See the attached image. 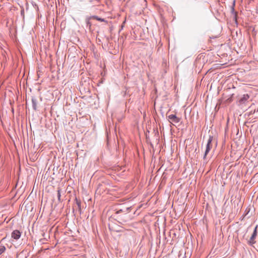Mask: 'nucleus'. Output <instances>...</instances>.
<instances>
[{
    "instance_id": "6e6552de",
    "label": "nucleus",
    "mask_w": 258,
    "mask_h": 258,
    "mask_svg": "<svg viewBox=\"0 0 258 258\" xmlns=\"http://www.w3.org/2000/svg\"><path fill=\"white\" fill-rule=\"evenodd\" d=\"M57 196H58V198L59 199L60 197V194L59 190H58Z\"/></svg>"
},
{
    "instance_id": "f03ea898",
    "label": "nucleus",
    "mask_w": 258,
    "mask_h": 258,
    "mask_svg": "<svg viewBox=\"0 0 258 258\" xmlns=\"http://www.w3.org/2000/svg\"><path fill=\"white\" fill-rule=\"evenodd\" d=\"M169 120L172 122L175 123H178L180 121V118L177 117L175 115L171 114L168 116Z\"/></svg>"
},
{
    "instance_id": "7ed1b4c3",
    "label": "nucleus",
    "mask_w": 258,
    "mask_h": 258,
    "mask_svg": "<svg viewBox=\"0 0 258 258\" xmlns=\"http://www.w3.org/2000/svg\"><path fill=\"white\" fill-rule=\"evenodd\" d=\"M21 235V234L20 232L18 230H14L12 233V237L16 240H17L19 238H20Z\"/></svg>"
},
{
    "instance_id": "f257e3e1",
    "label": "nucleus",
    "mask_w": 258,
    "mask_h": 258,
    "mask_svg": "<svg viewBox=\"0 0 258 258\" xmlns=\"http://www.w3.org/2000/svg\"><path fill=\"white\" fill-rule=\"evenodd\" d=\"M213 137L210 136L206 143V144L205 145V154L204 156V159L206 158V156L207 155V154H208V153L212 148V145L211 143Z\"/></svg>"
},
{
    "instance_id": "39448f33",
    "label": "nucleus",
    "mask_w": 258,
    "mask_h": 258,
    "mask_svg": "<svg viewBox=\"0 0 258 258\" xmlns=\"http://www.w3.org/2000/svg\"><path fill=\"white\" fill-rule=\"evenodd\" d=\"M256 228H257V226H256V227L255 228V229L253 231V233L252 234V235H251V237H250V240L251 241H253L254 240V239L255 238L256 235Z\"/></svg>"
},
{
    "instance_id": "0eeeda50",
    "label": "nucleus",
    "mask_w": 258,
    "mask_h": 258,
    "mask_svg": "<svg viewBox=\"0 0 258 258\" xmlns=\"http://www.w3.org/2000/svg\"><path fill=\"white\" fill-rule=\"evenodd\" d=\"M179 258H187V257L185 256V253H180V254L179 255Z\"/></svg>"
},
{
    "instance_id": "423d86ee",
    "label": "nucleus",
    "mask_w": 258,
    "mask_h": 258,
    "mask_svg": "<svg viewBox=\"0 0 258 258\" xmlns=\"http://www.w3.org/2000/svg\"><path fill=\"white\" fill-rule=\"evenodd\" d=\"M6 250V248L4 246H0V254L3 253Z\"/></svg>"
},
{
    "instance_id": "20e7f679",
    "label": "nucleus",
    "mask_w": 258,
    "mask_h": 258,
    "mask_svg": "<svg viewBox=\"0 0 258 258\" xmlns=\"http://www.w3.org/2000/svg\"><path fill=\"white\" fill-rule=\"evenodd\" d=\"M249 96L248 94H244L242 97L240 99L239 101L241 103L245 102L249 98Z\"/></svg>"
}]
</instances>
